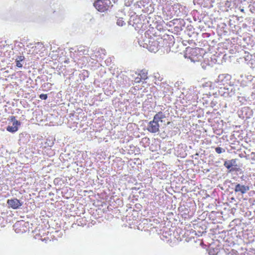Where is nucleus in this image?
I'll use <instances>...</instances> for the list:
<instances>
[{
  "label": "nucleus",
  "mask_w": 255,
  "mask_h": 255,
  "mask_svg": "<svg viewBox=\"0 0 255 255\" xmlns=\"http://www.w3.org/2000/svg\"><path fill=\"white\" fill-rule=\"evenodd\" d=\"M165 118V115L162 112H158L153 117L152 121L149 122L148 124L147 129L151 133H155L159 130V125L158 122H162V120Z\"/></svg>",
  "instance_id": "obj_1"
},
{
  "label": "nucleus",
  "mask_w": 255,
  "mask_h": 255,
  "mask_svg": "<svg viewBox=\"0 0 255 255\" xmlns=\"http://www.w3.org/2000/svg\"><path fill=\"white\" fill-rule=\"evenodd\" d=\"M95 7L100 12L107 11L112 6L110 0H97L94 3Z\"/></svg>",
  "instance_id": "obj_2"
},
{
  "label": "nucleus",
  "mask_w": 255,
  "mask_h": 255,
  "mask_svg": "<svg viewBox=\"0 0 255 255\" xmlns=\"http://www.w3.org/2000/svg\"><path fill=\"white\" fill-rule=\"evenodd\" d=\"M27 224L26 223L23 221L17 222L13 225V228L14 231L17 233H23L26 232L27 228L25 225Z\"/></svg>",
  "instance_id": "obj_3"
},
{
  "label": "nucleus",
  "mask_w": 255,
  "mask_h": 255,
  "mask_svg": "<svg viewBox=\"0 0 255 255\" xmlns=\"http://www.w3.org/2000/svg\"><path fill=\"white\" fill-rule=\"evenodd\" d=\"M48 235L49 232L43 229L42 230H39L38 233L36 234V236L40 240L42 241L47 242V241L49 240L50 241Z\"/></svg>",
  "instance_id": "obj_4"
},
{
  "label": "nucleus",
  "mask_w": 255,
  "mask_h": 255,
  "mask_svg": "<svg viewBox=\"0 0 255 255\" xmlns=\"http://www.w3.org/2000/svg\"><path fill=\"white\" fill-rule=\"evenodd\" d=\"M7 204L11 208L16 209L22 205V203L16 198H13L7 200Z\"/></svg>",
  "instance_id": "obj_5"
},
{
  "label": "nucleus",
  "mask_w": 255,
  "mask_h": 255,
  "mask_svg": "<svg viewBox=\"0 0 255 255\" xmlns=\"http://www.w3.org/2000/svg\"><path fill=\"white\" fill-rule=\"evenodd\" d=\"M250 190L249 186H246L240 184H237L235 186L234 190L235 192H240L242 194L247 193Z\"/></svg>",
  "instance_id": "obj_6"
},
{
  "label": "nucleus",
  "mask_w": 255,
  "mask_h": 255,
  "mask_svg": "<svg viewBox=\"0 0 255 255\" xmlns=\"http://www.w3.org/2000/svg\"><path fill=\"white\" fill-rule=\"evenodd\" d=\"M199 49L198 48H191L190 51V58L193 61H197L201 55L199 53Z\"/></svg>",
  "instance_id": "obj_7"
},
{
  "label": "nucleus",
  "mask_w": 255,
  "mask_h": 255,
  "mask_svg": "<svg viewBox=\"0 0 255 255\" xmlns=\"http://www.w3.org/2000/svg\"><path fill=\"white\" fill-rule=\"evenodd\" d=\"M237 159H232L230 160L225 161L224 165L228 169H231V167L233 166H237Z\"/></svg>",
  "instance_id": "obj_8"
},
{
  "label": "nucleus",
  "mask_w": 255,
  "mask_h": 255,
  "mask_svg": "<svg viewBox=\"0 0 255 255\" xmlns=\"http://www.w3.org/2000/svg\"><path fill=\"white\" fill-rule=\"evenodd\" d=\"M20 122L16 121L13 122V126H8L6 128V130L11 132H16L18 130V126H20Z\"/></svg>",
  "instance_id": "obj_9"
},
{
  "label": "nucleus",
  "mask_w": 255,
  "mask_h": 255,
  "mask_svg": "<svg viewBox=\"0 0 255 255\" xmlns=\"http://www.w3.org/2000/svg\"><path fill=\"white\" fill-rule=\"evenodd\" d=\"M24 59V56H20L16 59V65L18 68H21L22 67V64L20 63L21 61H23Z\"/></svg>",
  "instance_id": "obj_10"
},
{
  "label": "nucleus",
  "mask_w": 255,
  "mask_h": 255,
  "mask_svg": "<svg viewBox=\"0 0 255 255\" xmlns=\"http://www.w3.org/2000/svg\"><path fill=\"white\" fill-rule=\"evenodd\" d=\"M138 75L142 80H145L147 78V72L145 70H141Z\"/></svg>",
  "instance_id": "obj_11"
},
{
  "label": "nucleus",
  "mask_w": 255,
  "mask_h": 255,
  "mask_svg": "<svg viewBox=\"0 0 255 255\" xmlns=\"http://www.w3.org/2000/svg\"><path fill=\"white\" fill-rule=\"evenodd\" d=\"M149 50L151 52H155V51H157L158 50V44L156 42H154V44L152 45H149L148 46Z\"/></svg>",
  "instance_id": "obj_12"
},
{
  "label": "nucleus",
  "mask_w": 255,
  "mask_h": 255,
  "mask_svg": "<svg viewBox=\"0 0 255 255\" xmlns=\"http://www.w3.org/2000/svg\"><path fill=\"white\" fill-rule=\"evenodd\" d=\"M215 151L216 152L218 153V154H220L222 152H224L225 151V150L220 147H217L216 148H215Z\"/></svg>",
  "instance_id": "obj_13"
},
{
  "label": "nucleus",
  "mask_w": 255,
  "mask_h": 255,
  "mask_svg": "<svg viewBox=\"0 0 255 255\" xmlns=\"http://www.w3.org/2000/svg\"><path fill=\"white\" fill-rule=\"evenodd\" d=\"M142 80V79L138 75L137 77L134 78V81L136 83H140Z\"/></svg>",
  "instance_id": "obj_14"
},
{
  "label": "nucleus",
  "mask_w": 255,
  "mask_h": 255,
  "mask_svg": "<svg viewBox=\"0 0 255 255\" xmlns=\"http://www.w3.org/2000/svg\"><path fill=\"white\" fill-rule=\"evenodd\" d=\"M39 98L41 100H46L47 99V94H40L39 95Z\"/></svg>",
  "instance_id": "obj_15"
},
{
  "label": "nucleus",
  "mask_w": 255,
  "mask_h": 255,
  "mask_svg": "<svg viewBox=\"0 0 255 255\" xmlns=\"http://www.w3.org/2000/svg\"><path fill=\"white\" fill-rule=\"evenodd\" d=\"M117 24L119 26H123L124 24H125L124 21L122 20V19H118L117 21Z\"/></svg>",
  "instance_id": "obj_16"
},
{
  "label": "nucleus",
  "mask_w": 255,
  "mask_h": 255,
  "mask_svg": "<svg viewBox=\"0 0 255 255\" xmlns=\"http://www.w3.org/2000/svg\"><path fill=\"white\" fill-rule=\"evenodd\" d=\"M10 120L11 122H15L17 121V120H16L15 117H14V116H11L10 117Z\"/></svg>",
  "instance_id": "obj_17"
},
{
  "label": "nucleus",
  "mask_w": 255,
  "mask_h": 255,
  "mask_svg": "<svg viewBox=\"0 0 255 255\" xmlns=\"http://www.w3.org/2000/svg\"><path fill=\"white\" fill-rule=\"evenodd\" d=\"M252 154L254 155L253 159H254V160H255V152H252Z\"/></svg>",
  "instance_id": "obj_18"
}]
</instances>
